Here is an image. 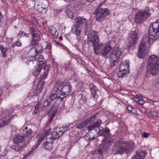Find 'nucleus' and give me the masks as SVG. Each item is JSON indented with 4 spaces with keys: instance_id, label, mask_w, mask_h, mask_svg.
<instances>
[{
    "instance_id": "obj_1",
    "label": "nucleus",
    "mask_w": 159,
    "mask_h": 159,
    "mask_svg": "<svg viewBox=\"0 0 159 159\" xmlns=\"http://www.w3.org/2000/svg\"><path fill=\"white\" fill-rule=\"evenodd\" d=\"M88 43L93 45L96 54H100L102 57H106L109 52L110 64L111 67L116 65L118 63L121 56V52L119 48L118 45L114 41H111L103 48L102 44L99 43L97 33L93 31L88 35Z\"/></svg>"
},
{
    "instance_id": "obj_2",
    "label": "nucleus",
    "mask_w": 159,
    "mask_h": 159,
    "mask_svg": "<svg viewBox=\"0 0 159 159\" xmlns=\"http://www.w3.org/2000/svg\"><path fill=\"white\" fill-rule=\"evenodd\" d=\"M69 125L64 126L62 127L56 129V131L51 132V136L48 138H47V141L43 144V147L46 149L50 151L52 148V141L58 139L63 134L66 132Z\"/></svg>"
},
{
    "instance_id": "obj_3",
    "label": "nucleus",
    "mask_w": 159,
    "mask_h": 159,
    "mask_svg": "<svg viewBox=\"0 0 159 159\" xmlns=\"http://www.w3.org/2000/svg\"><path fill=\"white\" fill-rule=\"evenodd\" d=\"M148 36H143L142 40L146 43L152 44L159 37V23L158 22H153L148 28Z\"/></svg>"
},
{
    "instance_id": "obj_4",
    "label": "nucleus",
    "mask_w": 159,
    "mask_h": 159,
    "mask_svg": "<svg viewBox=\"0 0 159 159\" xmlns=\"http://www.w3.org/2000/svg\"><path fill=\"white\" fill-rule=\"evenodd\" d=\"M148 70L152 76H156L159 71V59L155 55L149 56L147 66Z\"/></svg>"
},
{
    "instance_id": "obj_5",
    "label": "nucleus",
    "mask_w": 159,
    "mask_h": 159,
    "mask_svg": "<svg viewBox=\"0 0 159 159\" xmlns=\"http://www.w3.org/2000/svg\"><path fill=\"white\" fill-rule=\"evenodd\" d=\"M132 148L125 143L123 141L120 140L116 142L113 147V151L115 154H122L128 152Z\"/></svg>"
},
{
    "instance_id": "obj_6",
    "label": "nucleus",
    "mask_w": 159,
    "mask_h": 159,
    "mask_svg": "<svg viewBox=\"0 0 159 159\" xmlns=\"http://www.w3.org/2000/svg\"><path fill=\"white\" fill-rule=\"evenodd\" d=\"M14 145L11 148L16 151H18L22 149L24 147L25 143L23 142L25 140L24 137V135L17 134L13 138Z\"/></svg>"
},
{
    "instance_id": "obj_7",
    "label": "nucleus",
    "mask_w": 159,
    "mask_h": 159,
    "mask_svg": "<svg viewBox=\"0 0 159 159\" xmlns=\"http://www.w3.org/2000/svg\"><path fill=\"white\" fill-rule=\"evenodd\" d=\"M114 142L113 139H111L108 140L103 145L100 146V147L96 152V154L98 155L97 156L99 159L103 158V155L107 153L109 149L110 146Z\"/></svg>"
},
{
    "instance_id": "obj_8",
    "label": "nucleus",
    "mask_w": 159,
    "mask_h": 159,
    "mask_svg": "<svg viewBox=\"0 0 159 159\" xmlns=\"http://www.w3.org/2000/svg\"><path fill=\"white\" fill-rule=\"evenodd\" d=\"M150 15L149 8L147 7L145 10L140 11L136 13L134 18V21L136 23L142 22L149 17Z\"/></svg>"
},
{
    "instance_id": "obj_9",
    "label": "nucleus",
    "mask_w": 159,
    "mask_h": 159,
    "mask_svg": "<svg viewBox=\"0 0 159 159\" xmlns=\"http://www.w3.org/2000/svg\"><path fill=\"white\" fill-rule=\"evenodd\" d=\"M109 11L107 8H98L96 10L95 18L97 20L101 22L104 20L108 15Z\"/></svg>"
},
{
    "instance_id": "obj_10",
    "label": "nucleus",
    "mask_w": 159,
    "mask_h": 159,
    "mask_svg": "<svg viewBox=\"0 0 159 159\" xmlns=\"http://www.w3.org/2000/svg\"><path fill=\"white\" fill-rule=\"evenodd\" d=\"M72 89V88L70 82H67L64 85L61 89V91L59 95L61 100L63 101L64 98L70 94Z\"/></svg>"
},
{
    "instance_id": "obj_11",
    "label": "nucleus",
    "mask_w": 159,
    "mask_h": 159,
    "mask_svg": "<svg viewBox=\"0 0 159 159\" xmlns=\"http://www.w3.org/2000/svg\"><path fill=\"white\" fill-rule=\"evenodd\" d=\"M43 51V47L40 44H38L35 47L32 48L30 51L29 53L31 55L30 58L32 60H35L37 57Z\"/></svg>"
},
{
    "instance_id": "obj_12",
    "label": "nucleus",
    "mask_w": 159,
    "mask_h": 159,
    "mask_svg": "<svg viewBox=\"0 0 159 159\" xmlns=\"http://www.w3.org/2000/svg\"><path fill=\"white\" fill-rule=\"evenodd\" d=\"M77 20L76 21V24L75 25L77 26H79L81 28H83L84 26L85 27V34H88V35L90 34L92 31L94 32V31L92 30L90 31V32L89 33V31L90 30V28H88V25H87V20L86 19L84 18L83 17H78L77 19ZM94 32L97 33V35H98V33L94 31ZM98 36V35H97Z\"/></svg>"
},
{
    "instance_id": "obj_13",
    "label": "nucleus",
    "mask_w": 159,
    "mask_h": 159,
    "mask_svg": "<svg viewBox=\"0 0 159 159\" xmlns=\"http://www.w3.org/2000/svg\"><path fill=\"white\" fill-rule=\"evenodd\" d=\"M7 111H4L3 112V116L0 120V128L8 125L11 120V117H9V115L11 113H9ZM12 112H11V113Z\"/></svg>"
},
{
    "instance_id": "obj_14",
    "label": "nucleus",
    "mask_w": 159,
    "mask_h": 159,
    "mask_svg": "<svg viewBox=\"0 0 159 159\" xmlns=\"http://www.w3.org/2000/svg\"><path fill=\"white\" fill-rule=\"evenodd\" d=\"M102 123V120H99L88 126L87 127V129L89 132L94 130L96 133H99L101 130V129L102 128V127L100 126V125Z\"/></svg>"
},
{
    "instance_id": "obj_15",
    "label": "nucleus",
    "mask_w": 159,
    "mask_h": 159,
    "mask_svg": "<svg viewBox=\"0 0 159 159\" xmlns=\"http://www.w3.org/2000/svg\"><path fill=\"white\" fill-rule=\"evenodd\" d=\"M148 43H146V42L142 39L138 50V56L140 58H143L145 57L146 54V51L145 47Z\"/></svg>"
},
{
    "instance_id": "obj_16",
    "label": "nucleus",
    "mask_w": 159,
    "mask_h": 159,
    "mask_svg": "<svg viewBox=\"0 0 159 159\" xmlns=\"http://www.w3.org/2000/svg\"><path fill=\"white\" fill-rule=\"evenodd\" d=\"M138 39V35L136 31L132 32L130 34L129 40V42L128 44L127 48L129 49L131 46L136 44Z\"/></svg>"
},
{
    "instance_id": "obj_17",
    "label": "nucleus",
    "mask_w": 159,
    "mask_h": 159,
    "mask_svg": "<svg viewBox=\"0 0 159 159\" xmlns=\"http://www.w3.org/2000/svg\"><path fill=\"white\" fill-rule=\"evenodd\" d=\"M89 86V89L91 94V95L93 96V100L96 102L98 97V89L96 87L92 84H90Z\"/></svg>"
},
{
    "instance_id": "obj_18",
    "label": "nucleus",
    "mask_w": 159,
    "mask_h": 159,
    "mask_svg": "<svg viewBox=\"0 0 159 159\" xmlns=\"http://www.w3.org/2000/svg\"><path fill=\"white\" fill-rule=\"evenodd\" d=\"M147 153L145 150H140L136 152V153L131 159H143Z\"/></svg>"
},
{
    "instance_id": "obj_19",
    "label": "nucleus",
    "mask_w": 159,
    "mask_h": 159,
    "mask_svg": "<svg viewBox=\"0 0 159 159\" xmlns=\"http://www.w3.org/2000/svg\"><path fill=\"white\" fill-rule=\"evenodd\" d=\"M45 136L44 135H43L41 134H38L36 136V140L37 142V144L33 145L32 147V149L33 150L36 149L42 141L43 140Z\"/></svg>"
},
{
    "instance_id": "obj_20",
    "label": "nucleus",
    "mask_w": 159,
    "mask_h": 159,
    "mask_svg": "<svg viewBox=\"0 0 159 159\" xmlns=\"http://www.w3.org/2000/svg\"><path fill=\"white\" fill-rule=\"evenodd\" d=\"M101 129L100 131L98 133L100 135L104 137V139L105 138H108L110 137L111 134L109 132L110 130L108 128L103 129L102 128V129L101 128Z\"/></svg>"
},
{
    "instance_id": "obj_21",
    "label": "nucleus",
    "mask_w": 159,
    "mask_h": 159,
    "mask_svg": "<svg viewBox=\"0 0 159 159\" xmlns=\"http://www.w3.org/2000/svg\"><path fill=\"white\" fill-rule=\"evenodd\" d=\"M129 64L127 61H124L120 66L119 70L129 72Z\"/></svg>"
},
{
    "instance_id": "obj_22",
    "label": "nucleus",
    "mask_w": 159,
    "mask_h": 159,
    "mask_svg": "<svg viewBox=\"0 0 159 159\" xmlns=\"http://www.w3.org/2000/svg\"><path fill=\"white\" fill-rule=\"evenodd\" d=\"M56 112V110L55 109H54L53 107H52L50 110L48 112V114L50 116L49 120L47 122V124L48 125L50 124L52 119L53 118L54 115Z\"/></svg>"
},
{
    "instance_id": "obj_23",
    "label": "nucleus",
    "mask_w": 159,
    "mask_h": 159,
    "mask_svg": "<svg viewBox=\"0 0 159 159\" xmlns=\"http://www.w3.org/2000/svg\"><path fill=\"white\" fill-rule=\"evenodd\" d=\"M24 137L25 139H27V142H29V140L31 138V135L32 133V130L31 129H30L28 130H24L23 131Z\"/></svg>"
},
{
    "instance_id": "obj_24",
    "label": "nucleus",
    "mask_w": 159,
    "mask_h": 159,
    "mask_svg": "<svg viewBox=\"0 0 159 159\" xmlns=\"http://www.w3.org/2000/svg\"><path fill=\"white\" fill-rule=\"evenodd\" d=\"M48 31L53 37L56 38L58 37V33L55 28L52 26L49 27Z\"/></svg>"
},
{
    "instance_id": "obj_25",
    "label": "nucleus",
    "mask_w": 159,
    "mask_h": 159,
    "mask_svg": "<svg viewBox=\"0 0 159 159\" xmlns=\"http://www.w3.org/2000/svg\"><path fill=\"white\" fill-rule=\"evenodd\" d=\"M29 32L31 34L33 37L38 38L40 37L39 34L37 32L35 28L31 27L29 30Z\"/></svg>"
},
{
    "instance_id": "obj_26",
    "label": "nucleus",
    "mask_w": 159,
    "mask_h": 159,
    "mask_svg": "<svg viewBox=\"0 0 159 159\" xmlns=\"http://www.w3.org/2000/svg\"><path fill=\"white\" fill-rule=\"evenodd\" d=\"M66 13L67 16L70 18L73 17L75 14L74 7H70L66 10Z\"/></svg>"
},
{
    "instance_id": "obj_27",
    "label": "nucleus",
    "mask_w": 159,
    "mask_h": 159,
    "mask_svg": "<svg viewBox=\"0 0 159 159\" xmlns=\"http://www.w3.org/2000/svg\"><path fill=\"white\" fill-rule=\"evenodd\" d=\"M39 55V57L38 56L36 57L37 58V60L38 62V66H41L43 67V66L45 62V60L43 58V56L41 55Z\"/></svg>"
},
{
    "instance_id": "obj_28",
    "label": "nucleus",
    "mask_w": 159,
    "mask_h": 159,
    "mask_svg": "<svg viewBox=\"0 0 159 159\" xmlns=\"http://www.w3.org/2000/svg\"><path fill=\"white\" fill-rule=\"evenodd\" d=\"M47 7L43 5H39L37 6V9L38 11L41 13H45L47 11Z\"/></svg>"
},
{
    "instance_id": "obj_29",
    "label": "nucleus",
    "mask_w": 159,
    "mask_h": 159,
    "mask_svg": "<svg viewBox=\"0 0 159 159\" xmlns=\"http://www.w3.org/2000/svg\"><path fill=\"white\" fill-rule=\"evenodd\" d=\"M48 99L52 103L53 101L56 98H60L58 94H56L55 93H52L49 95V97L48 98Z\"/></svg>"
},
{
    "instance_id": "obj_30",
    "label": "nucleus",
    "mask_w": 159,
    "mask_h": 159,
    "mask_svg": "<svg viewBox=\"0 0 159 159\" xmlns=\"http://www.w3.org/2000/svg\"><path fill=\"white\" fill-rule=\"evenodd\" d=\"M75 34L77 35V39L78 40H79L80 39V34L81 31V30L80 28L81 27L79 26L78 27L77 26L75 25Z\"/></svg>"
},
{
    "instance_id": "obj_31",
    "label": "nucleus",
    "mask_w": 159,
    "mask_h": 159,
    "mask_svg": "<svg viewBox=\"0 0 159 159\" xmlns=\"http://www.w3.org/2000/svg\"><path fill=\"white\" fill-rule=\"evenodd\" d=\"M40 37L35 38L33 37L32 40L30 43V46H34L37 43L38 41L40 40Z\"/></svg>"
},
{
    "instance_id": "obj_32",
    "label": "nucleus",
    "mask_w": 159,
    "mask_h": 159,
    "mask_svg": "<svg viewBox=\"0 0 159 159\" xmlns=\"http://www.w3.org/2000/svg\"><path fill=\"white\" fill-rule=\"evenodd\" d=\"M43 67L41 66H38L33 71V74L35 76L38 75L41 70Z\"/></svg>"
},
{
    "instance_id": "obj_33",
    "label": "nucleus",
    "mask_w": 159,
    "mask_h": 159,
    "mask_svg": "<svg viewBox=\"0 0 159 159\" xmlns=\"http://www.w3.org/2000/svg\"><path fill=\"white\" fill-rule=\"evenodd\" d=\"M129 73V72L127 71H123L119 70L117 73V75L119 77H122L125 76Z\"/></svg>"
},
{
    "instance_id": "obj_34",
    "label": "nucleus",
    "mask_w": 159,
    "mask_h": 159,
    "mask_svg": "<svg viewBox=\"0 0 159 159\" xmlns=\"http://www.w3.org/2000/svg\"><path fill=\"white\" fill-rule=\"evenodd\" d=\"M43 106L42 105H41L40 102H39L36 105L35 108V110L33 113V114L34 113V114H36L37 113L39 112V108H41V109H42Z\"/></svg>"
},
{
    "instance_id": "obj_35",
    "label": "nucleus",
    "mask_w": 159,
    "mask_h": 159,
    "mask_svg": "<svg viewBox=\"0 0 159 159\" xmlns=\"http://www.w3.org/2000/svg\"><path fill=\"white\" fill-rule=\"evenodd\" d=\"M52 103L48 99V98H47L43 102L42 106H43V107H47L50 105Z\"/></svg>"
},
{
    "instance_id": "obj_36",
    "label": "nucleus",
    "mask_w": 159,
    "mask_h": 159,
    "mask_svg": "<svg viewBox=\"0 0 159 159\" xmlns=\"http://www.w3.org/2000/svg\"><path fill=\"white\" fill-rule=\"evenodd\" d=\"M0 49L1 50L3 57H6L7 56L6 52L7 51V49L4 48L2 46H0Z\"/></svg>"
},
{
    "instance_id": "obj_37",
    "label": "nucleus",
    "mask_w": 159,
    "mask_h": 159,
    "mask_svg": "<svg viewBox=\"0 0 159 159\" xmlns=\"http://www.w3.org/2000/svg\"><path fill=\"white\" fill-rule=\"evenodd\" d=\"M18 36L19 37L20 36V37H23L24 36H25L26 37H28L29 36V34H27L26 33H25L23 31H20L18 34Z\"/></svg>"
},
{
    "instance_id": "obj_38",
    "label": "nucleus",
    "mask_w": 159,
    "mask_h": 159,
    "mask_svg": "<svg viewBox=\"0 0 159 159\" xmlns=\"http://www.w3.org/2000/svg\"><path fill=\"white\" fill-rule=\"evenodd\" d=\"M60 92V90L59 88L57 87H55L53 88V90L52 92V93H55L59 95V93Z\"/></svg>"
},
{
    "instance_id": "obj_39",
    "label": "nucleus",
    "mask_w": 159,
    "mask_h": 159,
    "mask_svg": "<svg viewBox=\"0 0 159 159\" xmlns=\"http://www.w3.org/2000/svg\"><path fill=\"white\" fill-rule=\"evenodd\" d=\"M151 115L154 117H157L158 116V114L156 111H152L150 112Z\"/></svg>"
},
{
    "instance_id": "obj_40",
    "label": "nucleus",
    "mask_w": 159,
    "mask_h": 159,
    "mask_svg": "<svg viewBox=\"0 0 159 159\" xmlns=\"http://www.w3.org/2000/svg\"><path fill=\"white\" fill-rule=\"evenodd\" d=\"M96 115H94L91 116L89 119V123L94 121L96 118Z\"/></svg>"
},
{
    "instance_id": "obj_41",
    "label": "nucleus",
    "mask_w": 159,
    "mask_h": 159,
    "mask_svg": "<svg viewBox=\"0 0 159 159\" xmlns=\"http://www.w3.org/2000/svg\"><path fill=\"white\" fill-rule=\"evenodd\" d=\"M141 136L142 137L147 138L149 136V134L145 132H143L141 133Z\"/></svg>"
},
{
    "instance_id": "obj_42",
    "label": "nucleus",
    "mask_w": 159,
    "mask_h": 159,
    "mask_svg": "<svg viewBox=\"0 0 159 159\" xmlns=\"http://www.w3.org/2000/svg\"><path fill=\"white\" fill-rule=\"evenodd\" d=\"M70 62L68 61L67 63L64 64L63 66L66 70H67L70 67Z\"/></svg>"
},
{
    "instance_id": "obj_43",
    "label": "nucleus",
    "mask_w": 159,
    "mask_h": 159,
    "mask_svg": "<svg viewBox=\"0 0 159 159\" xmlns=\"http://www.w3.org/2000/svg\"><path fill=\"white\" fill-rule=\"evenodd\" d=\"M84 127L83 124L82 123L80 124H77L76 125V128L78 129H81Z\"/></svg>"
},
{
    "instance_id": "obj_44",
    "label": "nucleus",
    "mask_w": 159,
    "mask_h": 159,
    "mask_svg": "<svg viewBox=\"0 0 159 159\" xmlns=\"http://www.w3.org/2000/svg\"><path fill=\"white\" fill-rule=\"evenodd\" d=\"M127 109L129 113H131L132 111H133V108L132 107L130 106H128L127 107Z\"/></svg>"
},
{
    "instance_id": "obj_45",
    "label": "nucleus",
    "mask_w": 159,
    "mask_h": 159,
    "mask_svg": "<svg viewBox=\"0 0 159 159\" xmlns=\"http://www.w3.org/2000/svg\"><path fill=\"white\" fill-rule=\"evenodd\" d=\"M15 44H16V46L18 47H20L21 46V43L20 41L18 40L15 42Z\"/></svg>"
},
{
    "instance_id": "obj_46",
    "label": "nucleus",
    "mask_w": 159,
    "mask_h": 159,
    "mask_svg": "<svg viewBox=\"0 0 159 159\" xmlns=\"http://www.w3.org/2000/svg\"><path fill=\"white\" fill-rule=\"evenodd\" d=\"M136 101L137 102H138L140 105H143L144 103V101L143 100L141 99H138V100H136Z\"/></svg>"
},
{
    "instance_id": "obj_47",
    "label": "nucleus",
    "mask_w": 159,
    "mask_h": 159,
    "mask_svg": "<svg viewBox=\"0 0 159 159\" xmlns=\"http://www.w3.org/2000/svg\"><path fill=\"white\" fill-rule=\"evenodd\" d=\"M88 123H89V119H87V120L84 121L83 122H82L84 126V125H87Z\"/></svg>"
},
{
    "instance_id": "obj_48",
    "label": "nucleus",
    "mask_w": 159,
    "mask_h": 159,
    "mask_svg": "<svg viewBox=\"0 0 159 159\" xmlns=\"http://www.w3.org/2000/svg\"><path fill=\"white\" fill-rule=\"evenodd\" d=\"M43 69L44 70L46 71V72H47L49 70L50 67L48 66H45L44 67Z\"/></svg>"
},
{
    "instance_id": "obj_49",
    "label": "nucleus",
    "mask_w": 159,
    "mask_h": 159,
    "mask_svg": "<svg viewBox=\"0 0 159 159\" xmlns=\"http://www.w3.org/2000/svg\"><path fill=\"white\" fill-rule=\"evenodd\" d=\"M156 85L157 88H159V77L158 78L156 82Z\"/></svg>"
},
{
    "instance_id": "obj_50",
    "label": "nucleus",
    "mask_w": 159,
    "mask_h": 159,
    "mask_svg": "<svg viewBox=\"0 0 159 159\" xmlns=\"http://www.w3.org/2000/svg\"><path fill=\"white\" fill-rule=\"evenodd\" d=\"M47 75H48L47 72H45L43 74V78L44 79H45V78L47 76Z\"/></svg>"
},
{
    "instance_id": "obj_51",
    "label": "nucleus",
    "mask_w": 159,
    "mask_h": 159,
    "mask_svg": "<svg viewBox=\"0 0 159 159\" xmlns=\"http://www.w3.org/2000/svg\"><path fill=\"white\" fill-rule=\"evenodd\" d=\"M136 96L138 98H142L143 97V96L140 94H136Z\"/></svg>"
},
{
    "instance_id": "obj_52",
    "label": "nucleus",
    "mask_w": 159,
    "mask_h": 159,
    "mask_svg": "<svg viewBox=\"0 0 159 159\" xmlns=\"http://www.w3.org/2000/svg\"><path fill=\"white\" fill-rule=\"evenodd\" d=\"M54 43H55V44H56L57 45H58V46H61V44L58 42H57L56 41H54Z\"/></svg>"
},
{
    "instance_id": "obj_53",
    "label": "nucleus",
    "mask_w": 159,
    "mask_h": 159,
    "mask_svg": "<svg viewBox=\"0 0 159 159\" xmlns=\"http://www.w3.org/2000/svg\"><path fill=\"white\" fill-rule=\"evenodd\" d=\"M17 116V115L16 114H14L13 115H12L10 116H9V117H11V120L14 117H15Z\"/></svg>"
},
{
    "instance_id": "obj_54",
    "label": "nucleus",
    "mask_w": 159,
    "mask_h": 159,
    "mask_svg": "<svg viewBox=\"0 0 159 159\" xmlns=\"http://www.w3.org/2000/svg\"><path fill=\"white\" fill-rule=\"evenodd\" d=\"M131 113H132L134 114H136V111L134 108H133V111H131Z\"/></svg>"
},
{
    "instance_id": "obj_55",
    "label": "nucleus",
    "mask_w": 159,
    "mask_h": 159,
    "mask_svg": "<svg viewBox=\"0 0 159 159\" xmlns=\"http://www.w3.org/2000/svg\"><path fill=\"white\" fill-rule=\"evenodd\" d=\"M95 138V137L94 136V137H92V138H91V137H90V138H89L88 139V140H89V141H90L91 140H93Z\"/></svg>"
},
{
    "instance_id": "obj_56",
    "label": "nucleus",
    "mask_w": 159,
    "mask_h": 159,
    "mask_svg": "<svg viewBox=\"0 0 159 159\" xmlns=\"http://www.w3.org/2000/svg\"><path fill=\"white\" fill-rule=\"evenodd\" d=\"M50 44H48V49L50 50L51 49V46H50Z\"/></svg>"
},
{
    "instance_id": "obj_57",
    "label": "nucleus",
    "mask_w": 159,
    "mask_h": 159,
    "mask_svg": "<svg viewBox=\"0 0 159 159\" xmlns=\"http://www.w3.org/2000/svg\"><path fill=\"white\" fill-rule=\"evenodd\" d=\"M134 98L135 101H136V100H138V99H139V98L137 97H134Z\"/></svg>"
},
{
    "instance_id": "obj_58",
    "label": "nucleus",
    "mask_w": 159,
    "mask_h": 159,
    "mask_svg": "<svg viewBox=\"0 0 159 159\" xmlns=\"http://www.w3.org/2000/svg\"><path fill=\"white\" fill-rule=\"evenodd\" d=\"M59 39L60 40H62V36H60L59 37Z\"/></svg>"
},
{
    "instance_id": "obj_59",
    "label": "nucleus",
    "mask_w": 159,
    "mask_h": 159,
    "mask_svg": "<svg viewBox=\"0 0 159 159\" xmlns=\"http://www.w3.org/2000/svg\"><path fill=\"white\" fill-rule=\"evenodd\" d=\"M15 46H16V44H15V43L13 44L12 45V47L14 48V47Z\"/></svg>"
},
{
    "instance_id": "obj_60",
    "label": "nucleus",
    "mask_w": 159,
    "mask_h": 159,
    "mask_svg": "<svg viewBox=\"0 0 159 159\" xmlns=\"http://www.w3.org/2000/svg\"><path fill=\"white\" fill-rule=\"evenodd\" d=\"M83 101L84 102H86V101H87V99H83Z\"/></svg>"
},
{
    "instance_id": "obj_61",
    "label": "nucleus",
    "mask_w": 159,
    "mask_h": 159,
    "mask_svg": "<svg viewBox=\"0 0 159 159\" xmlns=\"http://www.w3.org/2000/svg\"><path fill=\"white\" fill-rule=\"evenodd\" d=\"M49 133V132H48V131L47 132V134H45V135H46V136H48V134Z\"/></svg>"
},
{
    "instance_id": "obj_62",
    "label": "nucleus",
    "mask_w": 159,
    "mask_h": 159,
    "mask_svg": "<svg viewBox=\"0 0 159 159\" xmlns=\"http://www.w3.org/2000/svg\"><path fill=\"white\" fill-rule=\"evenodd\" d=\"M59 84V83H57V86H58Z\"/></svg>"
}]
</instances>
